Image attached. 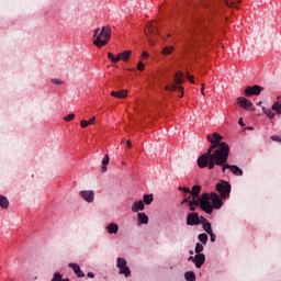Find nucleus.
<instances>
[{"label":"nucleus","instance_id":"obj_46","mask_svg":"<svg viewBox=\"0 0 281 281\" xmlns=\"http://www.w3.org/2000/svg\"><path fill=\"white\" fill-rule=\"evenodd\" d=\"M238 124L239 126H245V123L243 122V117L239 119Z\"/></svg>","mask_w":281,"mask_h":281},{"label":"nucleus","instance_id":"obj_2","mask_svg":"<svg viewBox=\"0 0 281 281\" xmlns=\"http://www.w3.org/2000/svg\"><path fill=\"white\" fill-rule=\"evenodd\" d=\"M214 159L215 161L213 162V169L215 168V166H220L222 168V172L231 170V172H233V175H235L236 177H243V169H240L236 165L227 164V159H229V149L227 148V146H223L222 151H217L213 160Z\"/></svg>","mask_w":281,"mask_h":281},{"label":"nucleus","instance_id":"obj_20","mask_svg":"<svg viewBox=\"0 0 281 281\" xmlns=\"http://www.w3.org/2000/svg\"><path fill=\"white\" fill-rule=\"evenodd\" d=\"M166 91H176V89H178V91H180V98H183V86H166L165 87Z\"/></svg>","mask_w":281,"mask_h":281},{"label":"nucleus","instance_id":"obj_37","mask_svg":"<svg viewBox=\"0 0 281 281\" xmlns=\"http://www.w3.org/2000/svg\"><path fill=\"white\" fill-rule=\"evenodd\" d=\"M52 82H53V85H64V81L60 79H57V78L52 79Z\"/></svg>","mask_w":281,"mask_h":281},{"label":"nucleus","instance_id":"obj_52","mask_svg":"<svg viewBox=\"0 0 281 281\" xmlns=\"http://www.w3.org/2000/svg\"><path fill=\"white\" fill-rule=\"evenodd\" d=\"M188 201V199H184L183 201H182V203H186Z\"/></svg>","mask_w":281,"mask_h":281},{"label":"nucleus","instance_id":"obj_43","mask_svg":"<svg viewBox=\"0 0 281 281\" xmlns=\"http://www.w3.org/2000/svg\"><path fill=\"white\" fill-rule=\"evenodd\" d=\"M201 93L202 95H205V83L201 85Z\"/></svg>","mask_w":281,"mask_h":281},{"label":"nucleus","instance_id":"obj_23","mask_svg":"<svg viewBox=\"0 0 281 281\" xmlns=\"http://www.w3.org/2000/svg\"><path fill=\"white\" fill-rule=\"evenodd\" d=\"M200 193H201V186H193L191 191V196H193V199H201L199 198Z\"/></svg>","mask_w":281,"mask_h":281},{"label":"nucleus","instance_id":"obj_7","mask_svg":"<svg viewBox=\"0 0 281 281\" xmlns=\"http://www.w3.org/2000/svg\"><path fill=\"white\" fill-rule=\"evenodd\" d=\"M155 34H157V29L153 22H149L145 29V36L151 47L155 45V41H153Z\"/></svg>","mask_w":281,"mask_h":281},{"label":"nucleus","instance_id":"obj_1","mask_svg":"<svg viewBox=\"0 0 281 281\" xmlns=\"http://www.w3.org/2000/svg\"><path fill=\"white\" fill-rule=\"evenodd\" d=\"M207 139L212 143V145L207 148L206 153L202 154L198 158V166L199 168H209V170H214V158L216 157V154L223 150V146H226L229 153V145H227V143H221L223 136H221L218 133L209 135Z\"/></svg>","mask_w":281,"mask_h":281},{"label":"nucleus","instance_id":"obj_18","mask_svg":"<svg viewBox=\"0 0 281 281\" xmlns=\"http://www.w3.org/2000/svg\"><path fill=\"white\" fill-rule=\"evenodd\" d=\"M145 207L144 201L139 200L133 203L132 212H142Z\"/></svg>","mask_w":281,"mask_h":281},{"label":"nucleus","instance_id":"obj_24","mask_svg":"<svg viewBox=\"0 0 281 281\" xmlns=\"http://www.w3.org/2000/svg\"><path fill=\"white\" fill-rule=\"evenodd\" d=\"M10 205V202L8 201V198L0 195V207H2L3 210H8Z\"/></svg>","mask_w":281,"mask_h":281},{"label":"nucleus","instance_id":"obj_11","mask_svg":"<svg viewBox=\"0 0 281 281\" xmlns=\"http://www.w3.org/2000/svg\"><path fill=\"white\" fill-rule=\"evenodd\" d=\"M237 104L245 111H254V103L245 97L237 98Z\"/></svg>","mask_w":281,"mask_h":281},{"label":"nucleus","instance_id":"obj_28","mask_svg":"<svg viewBox=\"0 0 281 281\" xmlns=\"http://www.w3.org/2000/svg\"><path fill=\"white\" fill-rule=\"evenodd\" d=\"M153 201H154L153 194H145L143 196V203H145V205H150Z\"/></svg>","mask_w":281,"mask_h":281},{"label":"nucleus","instance_id":"obj_40","mask_svg":"<svg viewBox=\"0 0 281 281\" xmlns=\"http://www.w3.org/2000/svg\"><path fill=\"white\" fill-rule=\"evenodd\" d=\"M271 139H272V142H281V136H278V135H273V136H271Z\"/></svg>","mask_w":281,"mask_h":281},{"label":"nucleus","instance_id":"obj_16","mask_svg":"<svg viewBox=\"0 0 281 281\" xmlns=\"http://www.w3.org/2000/svg\"><path fill=\"white\" fill-rule=\"evenodd\" d=\"M70 269H72L74 273L78 276V278H85V272L80 270V265L78 263H69Z\"/></svg>","mask_w":281,"mask_h":281},{"label":"nucleus","instance_id":"obj_30","mask_svg":"<svg viewBox=\"0 0 281 281\" xmlns=\"http://www.w3.org/2000/svg\"><path fill=\"white\" fill-rule=\"evenodd\" d=\"M198 238H199L200 243H202L203 245H207V234L202 233L199 235Z\"/></svg>","mask_w":281,"mask_h":281},{"label":"nucleus","instance_id":"obj_4","mask_svg":"<svg viewBox=\"0 0 281 281\" xmlns=\"http://www.w3.org/2000/svg\"><path fill=\"white\" fill-rule=\"evenodd\" d=\"M198 205L206 214H212V203H210V193H203L200 199L193 198L192 201H189V207L191 212H194Z\"/></svg>","mask_w":281,"mask_h":281},{"label":"nucleus","instance_id":"obj_8","mask_svg":"<svg viewBox=\"0 0 281 281\" xmlns=\"http://www.w3.org/2000/svg\"><path fill=\"white\" fill-rule=\"evenodd\" d=\"M116 267H117L120 273L125 276V278H128V276H131V269L127 266L126 259L117 258Z\"/></svg>","mask_w":281,"mask_h":281},{"label":"nucleus","instance_id":"obj_9","mask_svg":"<svg viewBox=\"0 0 281 281\" xmlns=\"http://www.w3.org/2000/svg\"><path fill=\"white\" fill-rule=\"evenodd\" d=\"M262 91H265V88L258 85H255V86L247 87L244 91V95L246 98H251V95H260Z\"/></svg>","mask_w":281,"mask_h":281},{"label":"nucleus","instance_id":"obj_6","mask_svg":"<svg viewBox=\"0 0 281 281\" xmlns=\"http://www.w3.org/2000/svg\"><path fill=\"white\" fill-rule=\"evenodd\" d=\"M215 188L217 192H220L222 199H227V196H229V192H232V184L227 181L218 182Z\"/></svg>","mask_w":281,"mask_h":281},{"label":"nucleus","instance_id":"obj_42","mask_svg":"<svg viewBox=\"0 0 281 281\" xmlns=\"http://www.w3.org/2000/svg\"><path fill=\"white\" fill-rule=\"evenodd\" d=\"M225 1V3H226V5H228V8H232L233 5H234V3H236V2H229V0H224Z\"/></svg>","mask_w":281,"mask_h":281},{"label":"nucleus","instance_id":"obj_50","mask_svg":"<svg viewBox=\"0 0 281 281\" xmlns=\"http://www.w3.org/2000/svg\"><path fill=\"white\" fill-rule=\"evenodd\" d=\"M188 260H189V261L192 260V262H194V257L191 256V257H189Z\"/></svg>","mask_w":281,"mask_h":281},{"label":"nucleus","instance_id":"obj_45","mask_svg":"<svg viewBox=\"0 0 281 281\" xmlns=\"http://www.w3.org/2000/svg\"><path fill=\"white\" fill-rule=\"evenodd\" d=\"M142 56H143V58H148V52H143V54H142Z\"/></svg>","mask_w":281,"mask_h":281},{"label":"nucleus","instance_id":"obj_49","mask_svg":"<svg viewBox=\"0 0 281 281\" xmlns=\"http://www.w3.org/2000/svg\"><path fill=\"white\" fill-rule=\"evenodd\" d=\"M257 106H262V101L257 102Z\"/></svg>","mask_w":281,"mask_h":281},{"label":"nucleus","instance_id":"obj_29","mask_svg":"<svg viewBox=\"0 0 281 281\" xmlns=\"http://www.w3.org/2000/svg\"><path fill=\"white\" fill-rule=\"evenodd\" d=\"M262 111L267 114V117H269V120H273V117H276V114L273 113V111H271V109L262 106Z\"/></svg>","mask_w":281,"mask_h":281},{"label":"nucleus","instance_id":"obj_27","mask_svg":"<svg viewBox=\"0 0 281 281\" xmlns=\"http://www.w3.org/2000/svg\"><path fill=\"white\" fill-rule=\"evenodd\" d=\"M184 279L187 281H196V274L192 271H188L184 273Z\"/></svg>","mask_w":281,"mask_h":281},{"label":"nucleus","instance_id":"obj_21","mask_svg":"<svg viewBox=\"0 0 281 281\" xmlns=\"http://www.w3.org/2000/svg\"><path fill=\"white\" fill-rule=\"evenodd\" d=\"M137 216L139 225H148V215L146 213H138Z\"/></svg>","mask_w":281,"mask_h":281},{"label":"nucleus","instance_id":"obj_48","mask_svg":"<svg viewBox=\"0 0 281 281\" xmlns=\"http://www.w3.org/2000/svg\"><path fill=\"white\" fill-rule=\"evenodd\" d=\"M126 144H127V148H132L133 147V144L131 143V140H127Z\"/></svg>","mask_w":281,"mask_h":281},{"label":"nucleus","instance_id":"obj_22","mask_svg":"<svg viewBox=\"0 0 281 281\" xmlns=\"http://www.w3.org/2000/svg\"><path fill=\"white\" fill-rule=\"evenodd\" d=\"M175 85H183V74L176 72L173 76Z\"/></svg>","mask_w":281,"mask_h":281},{"label":"nucleus","instance_id":"obj_3","mask_svg":"<svg viewBox=\"0 0 281 281\" xmlns=\"http://www.w3.org/2000/svg\"><path fill=\"white\" fill-rule=\"evenodd\" d=\"M111 34L112 30L111 26H103L100 31V29H95L93 31V45L95 47L102 48L105 45H109V42L111 41Z\"/></svg>","mask_w":281,"mask_h":281},{"label":"nucleus","instance_id":"obj_15","mask_svg":"<svg viewBox=\"0 0 281 281\" xmlns=\"http://www.w3.org/2000/svg\"><path fill=\"white\" fill-rule=\"evenodd\" d=\"M111 95L113 98H117L119 100H124V98H128V90L112 91Z\"/></svg>","mask_w":281,"mask_h":281},{"label":"nucleus","instance_id":"obj_39","mask_svg":"<svg viewBox=\"0 0 281 281\" xmlns=\"http://www.w3.org/2000/svg\"><path fill=\"white\" fill-rule=\"evenodd\" d=\"M144 63H142V61H139L138 64H137V70L138 71H144Z\"/></svg>","mask_w":281,"mask_h":281},{"label":"nucleus","instance_id":"obj_12","mask_svg":"<svg viewBox=\"0 0 281 281\" xmlns=\"http://www.w3.org/2000/svg\"><path fill=\"white\" fill-rule=\"evenodd\" d=\"M203 218L199 217V213H189L187 215V225L194 227L195 225H201Z\"/></svg>","mask_w":281,"mask_h":281},{"label":"nucleus","instance_id":"obj_19","mask_svg":"<svg viewBox=\"0 0 281 281\" xmlns=\"http://www.w3.org/2000/svg\"><path fill=\"white\" fill-rule=\"evenodd\" d=\"M108 234H117V232H120V226L116 223H110L106 227H105Z\"/></svg>","mask_w":281,"mask_h":281},{"label":"nucleus","instance_id":"obj_5","mask_svg":"<svg viewBox=\"0 0 281 281\" xmlns=\"http://www.w3.org/2000/svg\"><path fill=\"white\" fill-rule=\"evenodd\" d=\"M133 52L132 50H124L122 53H119L116 56L113 55V53H108V58L111 60V63H120V60H123L124 63H128L131 60Z\"/></svg>","mask_w":281,"mask_h":281},{"label":"nucleus","instance_id":"obj_17","mask_svg":"<svg viewBox=\"0 0 281 281\" xmlns=\"http://www.w3.org/2000/svg\"><path fill=\"white\" fill-rule=\"evenodd\" d=\"M202 218V222H201V225L204 229V232H206V234H211L213 231H212V223H210V221L205 220V217L201 216Z\"/></svg>","mask_w":281,"mask_h":281},{"label":"nucleus","instance_id":"obj_35","mask_svg":"<svg viewBox=\"0 0 281 281\" xmlns=\"http://www.w3.org/2000/svg\"><path fill=\"white\" fill-rule=\"evenodd\" d=\"M179 190H181L182 192H184V194H190L191 195V191L189 188L187 187H179Z\"/></svg>","mask_w":281,"mask_h":281},{"label":"nucleus","instance_id":"obj_51","mask_svg":"<svg viewBox=\"0 0 281 281\" xmlns=\"http://www.w3.org/2000/svg\"><path fill=\"white\" fill-rule=\"evenodd\" d=\"M248 131H254V127H248Z\"/></svg>","mask_w":281,"mask_h":281},{"label":"nucleus","instance_id":"obj_25","mask_svg":"<svg viewBox=\"0 0 281 281\" xmlns=\"http://www.w3.org/2000/svg\"><path fill=\"white\" fill-rule=\"evenodd\" d=\"M175 52V46H165L161 50L162 56H170Z\"/></svg>","mask_w":281,"mask_h":281},{"label":"nucleus","instance_id":"obj_38","mask_svg":"<svg viewBox=\"0 0 281 281\" xmlns=\"http://www.w3.org/2000/svg\"><path fill=\"white\" fill-rule=\"evenodd\" d=\"M209 236L211 238V243H214L216 240V235L214 234V232L209 233Z\"/></svg>","mask_w":281,"mask_h":281},{"label":"nucleus","instance_id":"obj_13","mask_svg":"<svg viewBox=\"0 0 281 281\" xmlns=\"http://www.w3.org/2000/svg\"><path fill=\"white\" fill-rule=\"evenodd\" d=\"M79 196L87 203H93L95 201V192L93 190H83L79 192Z\"/></svg>","mask_w":281,"mask_h":281},{"label":"nucleus","instance_id":"obj_34","mask_svg":"<svg viewBox=\"0 0 281 281\" xmlns=\"http://www.w3.org/2000/svg\"><path fill=\"white\" fill-rule=\"evenodd\" d=\"M52 281H63V276L59 272H55Z\"/></svg>","mask_w":281,"mask_h":281},{"label":"nucleus","instance_id":"obj_32","mask_svg":"<svg viewBox=\"0 0 281 281\" xmlns=\"http://www.w3.org/2000/svg\"><path fill=\"white\" fill-rule=\"evenodd\" d=\"M75 119H76V114L75 113H70V114H68V115L63 117L64 122H71Z\"/></svg>","mask_w":281,"mask_h":281},{"label":"nucleus","instance_id":"obj_33","mask_svg":"<svg viewBox=\"0 0 281 281\" xmlns=\"http://www.w3.org/2000/svg\"><path fill=\"white\" fill-rule=\"evenodd\" d=\"M201 251H203V244L198 243L195 245V254L199 255V254H201Z\"/></svg>","mask_w":281,"mask_h":281},{"label":"nucleus","instance_id":"obj_10","mask_svg":"<svg viewBox=\"0 0 281 281\" xmlns=\"http://www.w3.org/2000/svg\"><path fill=\"white\" fill-rule=\"evenodd\" d=\"M209 198H210V201H212V204H211L212 212H214V210H221L223 207V200H221V196H218V194L213 192L209 194Z\"/></svg>","mask_w":281,"mask_h":281},{"label":"nucleus","instance_id":"obj_44","mask_svg":"<svg viewBox=\"0 0 281 281\" xmlns=\"http://www.w3.org/2000/svg\"><path fill=\"white\" fill-rule=\"evenodd\" d=\"M188 80L191 82V85H194V77L188 75Z\"/></svg>","mask_w":281,"mask_h":281},{"label":"nucleus","instance_id":"obj_41","mask_svg":"<svg viewBox=\"0 0 281 281\" xmlns=\"http://www.w3.org/2000/svg\"><path fill=\"white\" fill-rule=\"evenodd\" d=\"M88 124L91 126V124H95V116H92L89 121Z\"/></svg>","mask_w":281,"mask_h":281},{"label":"nucleus","instance_id":"obj_36","mask_svg":"<svg viewBox=\"0 0 281 281\" xmlns=\"http://www.w3.org/2000/svg\"><path fill=\"white\" fill-rule=\"evenodd\" d=\"M80 126H81V128H87V126H90V125H89V121L82 120V121L80 122Z\"/></svg>","mask_w":281,"mask_h":281},{"label":"nucleus","instance_id":"obj_53","mask_svg":"<svg viewBox=\"0 0 281 281\" xmlns=\"http://www.w3.org/2000/svg\"><path fill=\"white\" fill-rule=\"evenodd\" d=\"M61 281H69V279H61Z\"/></svg>","mask_w":281,"mask_h":281},{"label":"nucleus","instance_id":"obj_26","mask_svg":"<svg viewBox=\"0 0 281 281\" xmlns=\"http://www.w3.org/2000/svg\"><path fill=\"white\" fill-rule=\"evenodd\" d=\"M109 161H111V158H109V155H105L102 160L101 172H106V165L109 164Z\"/></svg>","mask_w":281,"mask_h":281},{"label":"nucleus","instance_id":"obj_31","mask_svg":"<svg viewBox=\"0 0 281 281\" xmlns=\"http://www.w3.org/2000/svg\"><path fill=\"white\" fill-rule=\"evenodd\" d=\"M272 111H276V113H278L279 115H281V105H280V102H276V103L272 105Z\"/></svg>","mask_w":281,"mask_h":281},{"label":"nucleus","instance_id":"obj_47","mask_svg":"<svg viewBox=\"0 0 281 281\" xmlns=\"http://www.w3.org/2000/svg\"><path fill=\"white\" fill-rule=\"evenodd\" d=\"M89 278H95V274L93 272H88L87 274Z\"/></svg>","mask_w":281,"mask_h":281},{"label":"nucleus","instance_id":"obj_14","mask_svg":"<svg viewBox=\"0 0 281 281\" xmlns=\"http://www.w3.org/2000/svg\"><path fill=\"white\" fill-rule=\"evenodd\" d=\"M193 263L195 265L196 269H201V267L205 265V255L204 254L195 255L193 258Z\"/></svg>","mask_w":281,"mask_h":281}]
</instances>
